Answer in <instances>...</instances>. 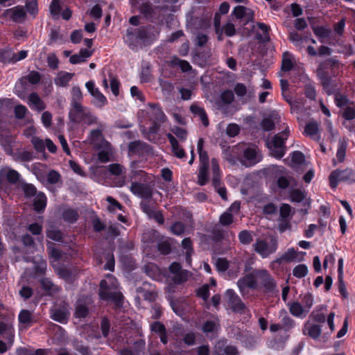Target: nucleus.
Here are the masks:
<instances>
[{"instance_id":"nucleus-23","label":"nucleus","mask_w":355,"mask_h":355,"mask_svg":"<svg viewBox=\"0 0 355 355\" xmlns=\"http://www.w3.org/2000/svg\"><path fill=\"white\" fill-rule=\"evenodd\" d=\"M27 103L34 110L40 112L45 109L46 106L43 101L36 93L33 92L28 95Z\"/></svg>"},{"instance_id":"nucleus-61","label":"nucleus","mask_w":355,"mask_h":355,"mask_svg":"<svg viewBox=\"0 0 355 355\" xmlns=\"http://www.w3.org/2000/svg\"><path fill=\"white\" fill-rule=\"evenodd\" d=\"M171 62L173 65L179 66L184 72L191 70V66L187 61L182 60L178 58H174Z\"/></svg>"},{"instance_id":"nucleus-54","label":"nucleus","mask_w":355,"mask_h":355,"mask_svg":"<svg viewBox=\"0 0 355 355\" xmlns=\"http://www.w3.org/2000/svg\"><path fill=\"white\" fill-rule=\"evenodd\" d=\"M347 145V142L345 139L339 141L338 148L336 153V158L339 162H342L345 159Z\"/></svg>"},{"instance_id":"nucleus-43","label":"nucleus","mask_w":355,"mask_h":355,"mask_svg":"<svg viewBox=\"0 0 355 355\" xmlns=\"http://www.w3.org/2000/svg\"><path fill=\"white\" fill-rule=\"evenodd\" d=\"M190 110L192 113H193L194 114H196L200 117V119L202 121V124L205 126H207L209 125V121L207 119V116L205 113V110L202 107H201L196 104H193L190 107Z\"/></svg>"},{"instance_id":"nucleus-30","label":"nucleus","mask_w":355,"mask_h":355,"mask_svg":"<svg viewBox=\"0 0 355 355\" xmlns=\"http://www.w3.org/2000/svg\"><path fill=\"white\" fill-rule=\"evenodd\" d=\"M89 300L88 298L79 299L76 303L75 317L78 318H83L88 313L87 303Z\"/></svg>"},{"instance_id":"nucleus-24","label":"nucleus","mask_w":355,"mask_h":355,"mask_svg":"<svg viewBox=\"0 0 355 355\" xmlns=\"http://www.w3.org/2000/svg\"><path fill=\"white\" fill-rule=\"evenodd\" d=\"M87 109L82 105L72 107L69 112V118L71 121L80 123L85 115Z\"/></svg>"},{"instance_id":"nucleus-37","label":"nucleus","mask_w":355,"mask_h":355,"mask_svg":"<svg viewBox=\"0 0 355 355\" xmlns=\"http://www.w3.org/2000/svg\"><path fill=\"white\" fill-rule=\"evenodd\" d=\"M239 147L236 146L224 149L223 155L225 159L230 163L234 164L239 157Z\"/></svg>"},{"instance_id":"nucleus-18","label":"nucleus","mask_w":355,"mask_h":355,"mask_svg":"<svg viewBox=\"0 0 355 355\" xmlns=\"http://www.w3.org/2000/svg\"><path fill=\"white\" fill-rule=\"evenodd\" d=\"M237 285L242 293H244V290L247 288H255L257 286L255 272L253 271L250 274L240 279L237 282Z\"/></svg>"},{"instance_id":"nucleus-63","label":"nucleus","mask_w":355,"mask_h":355,"mask_svg":"<svg viewBox=\"0 0 355 355\" xmlns=\"http://www.w3.org/2000/svg\"><path fill=\"white\" fill-rule=\"evenodd\" d=\"M31 143L34 146V148L40 153H42L45 150V140H42V139L33 137L31 139Z\"/></svg>"},{"instance_id":"nucleus-39","label":"nucleus","mask_w":355,"mask_h":355,"mask_svg":"<svg viewBox=\"0 0 355 355\" xmlns=\"http://www.w3.org/2000/svg\"><path fill=\"white\" fill-rule=\"evenodd\" d=\"M34 209L37 211H43L46 206V198L42 193L35 195L33 200Z\"/></svg>"},{"instance_id":"nucleus-10","label":"nucleus","mask_w":355,"mask_h":355,"mask_svg":"<svg viewBox=\"0 0 355 355\" xmlns=\"http://www.w3.org/2000/svg\"><path fill=\"white\" fill-rule=\"evenodd\" d=\"M85 87L89 93L94 98L93 104L98 107H102L107 103L106 97L96 87L94 81L90 80L85 83Z\"/></svg>"},{"instance_id":"nucleus-50","label":"nucleus","mask_w":355,"mask_h":355,"mask_svg":"<svg viewBox=\"0 0 355 355\" xmlns=\"http://www.w3.org/2000/svg\"><path fill=\"white\" fill-rule=\"evenodd\" d=\"M301 300V304L303 305L304 309L309 313L313 304V297L310 293H306L300 296Z\"/></svg>"},{"instance_id":"nucleus-22","label":"nucleus","mask_w":355,"mask_h":355,"mask_svg":"<svg viewBox=\"0 0 355 355\" xmlns=\"http://www.w3.org/2000/svg\"><path fill=\"white\" fill-rule=\"evenodd\" d=\"M290 313L296 318L303 319L308 312L299 302H292L287 304Z\"/></svg>"},{"instance_id":"nucleus-58","label":"nucleus","mask_w":355,"mask_h":355,"mask_svg":"<svg viewBox=\"0 0 355 355\" xmlns=\"http://www.w3.org/2000/svg\"><path fill=\"white\" fill-rule=\"evenodd\" d=\"M308 273V268L304 264H299L293 270V275L297 278H302Z\"/></svg>"},{"instance_id":"nucleus-25","label":"nucleus","mask_w":355,"mask_h":355,"mask_svg":"<svg viewBox=\"0 0 355 355\" xmlns=\"http://www.w3.org/2000/svg\"><path fill=\"white\" fill-rule=\"evenodd\" d=\"M141 207L144 213H146L150 218H154L159 224L164 223V217L162 214L155 209L144 201L141 202Z\"/></svg>"},{"instance_id":"nucleus-53","label":"nucleus","mask_w":355,"mask_h":355,"mask_svg":"<svg viewBox=\"0 0 355 355\" xmlns=\"http://www.w3.org/2000/svg\"><path fill=\"white\" fill-rule=\"evenodd\" d=\"M146 144L139 141L131 142L128 146L129 154H139L144 148Z\"/></svg>"},{"instance_id":"nucleus-60","label":"nucleus","mask_w":355,"mask_h":355,"mask_svg":"<svg viewBox=\"0 0 355 355\" xmlns=\"http://www.w3.org/2000/svg\"><path fill=\"white\" fill-rule=\"evenodd\" d=\"M107 202L109 203V205L107 206V209L110 212H114L117 210H121L122 209V205L116 201L114 198L111 196H108L106 198Z\"/></svg>"},{"instance_id":"nucleus-26","label":"nucleus","mask_w":355,"mask_h":355,"mask_svg":"<svg viewBox=\"0 0 355 355\" xmlns=\"http://www.w3.org/2000/svg\"><path fill=\"white\" fill-rule=\"evenodd\" d=\"M304 133L306 136L315 141H319L320 139L319 125L315 121H310L306 125Z\"/></svg>"},{"instance_id":"nucleus-2","label":"nucleus","mask_w":355,"mask_h":355,"mask_svg":"<svg viewBox=\"0 0 355 355\" xmlns=\"http://www.w3.org/2000/svg\"><path fill=\"white\" fill-rule=\"evenodd\" d=\"M99 295L103 300H112L119 305L123 295L118 288L116 279L112 275H107L100 284Z\"/></svg>"},{"instance_id":"nucleus-3","label":"nucleus","mask_w":355,"mask_h":355,"mask_svg":"<svg viewBox=\"0 0 355 355\" xmlns=\"http://www.w3.org/2000/svg\"><path fill=\"white\" fill-rule=\"evenodd\" d=\"M146 112L148 117L153 122V125L149 127L148 137L149 140H153L151 135L159 130V124L165 121L166 116L161 107L155 104H149Z\"/></svg>"},{"instance_id":"nucleus-19","label":"nucleus","mask_w":355,"mask_h":355,"mask_svg":"<svg viewBox=\"0 0 355 355\" xmlns=\"http://www.w3.org/2000/svg\"><path fill=\"white\" fill-rule=\"evenodd\" d=\"M4 15L10 17L13 21L21 22L26 17V11L22 6H15L14 8L7 9Z\"/></svg>"},{"instance_id":"nucleus-46","label":"nucleus","mask_w":355,"mask_h":355,"mask_svg":"<svg viewBox=\"0 0 355 355\" xmlns=\"http://www.w3.org/2000/svg\"><path fill=\"white\" fill-rule=\"evenodd\" d=\"M280 316H283L282 322V328L284 329L285 331H289L295 326V321L288 315L287 312L282 309L280 311Z\"/></svg>"},{"instance_id":"nucleus-27","label":"nucleus","mask_w":355,"mask_h":355,"mask_svg":"<svg viewBox=\"0 0 355 355\" xmlns=\"http://www.w3.org/2000/svg\"><path fill=\"white\" fill-rule=\"evenodd\" d=\"M303 334L308 335L314 340L318 339L321 334V327L319 324L307 322L304 324Z\"/></svg>"},{"instance_id":"nucleus-21","label":"nucleus","mask_w":355,"mask_h":355,"mask_svg":"<svg viewBox=\"0 0 355 355\" xmlns=\"http://www.w3.org/2000/svg\"><path fill=\"white\" fill-rule=\"evenodd\" d=\"M216 355H238L239 352L234 346L227 345L226 342L220 341L216 345Z\"/></svg>"},{"instance_id":"nucleus-35","label":"nucleus","mask_w":355,"mask_h":355,"mask_svg":"<svg viewBox=\"0 0 355 355\" xmlns=\"http://www.w3.org/2000/svg\"><path fill=\"white\" fill-rule=\"evenodd\" d=\"M19 173L13 169L4 168L0 171V178H6L8 182L12 183L17 182L19 179Z\"/></svg>"},{"instance_id":"nucleus-4","label":"nucleus","mask_w":355,"mask_h":355,"mask_svg":"<svg viewBox=\"0 0 355 355\" xmlns=\"http://www.w3.org/2000/svg\"><path fill=\"white\" fill-rule=\"evenodd\" d=\"M289 130L286 128L281 133L276 135L270 141H267V146L272 157L280 159L286 153L285 141L288 136Z\"/></svg>"},{"instance_id":"nucleus-59","label":"nucleus","mask_w":355,"mask_h":355,"mask_svg":"<svg viewBox=\"0 0 355 355\" xmlns=\"http://www.w3.org/2000/svg\"><path fill=\"white\" fill-rule=\"evenodd\" d=\"M291 105V111L293 114H296V117L299 120V114L303 111L304 104L301 101H294L293 102H290Z\"/></svg>"},{"instance_id":"nucleus-56","label":"nucleus","mask_w":355,"mask_h":355,"mask_svg":"<svg viewBox=\"0 0 355 355\" xmlns=\"http://www.w3.org/2000/svg\"><path fill=\"white\" fill-rule=\"evenodd\" d=\"M208 181V166H200L199 173L198 175V183L202 186L206 184Z\"/></svg>"},{"instance_id":"nucleus-15","label":"nucleus","mask_w":355,"mask_h":355,"mask_svg":"<svg viewBox=\"0 0 355 355\" xmlns=\"http://www.w3.org/2000/svg\"><path fill=\"white\" fill-rule=\"evenodd\" d=\"M241 202L239 201L234 202L229 209L220 216V223L224 226L230 225L233 222L234 214L239 212Z\"/></svg>"},{"instance_id":"nucleus-1","label":"nucleus","mask_w":355,"mask_h":355,"mask_svg":"<svg viewBox=\"0 0 355 355\" xmlns=\"http://www.w3.org/2000/svg\"><path fill=\"white\" fill-rule=\"evenodd\" d=\"M159 31L153 27H142L138 29L129 28L123 36L124 42L132 50H137L143 45H146L157 39Z\"/></svg>"},{"instance_id":"nucleus-52","label":"nucleus","mask_w":355,"mask_h":355,"mask_svg":"<svg viewBox=\"0 0 355 355\" xmlns=\"http://www.w3.org/2000/svg\"><path fill=\"white\" fill-rule=\"evenodd\" d=\"M43 226V217L40 216L38 221L31 223L28 227V230L34 235H39L41 234Z\"/></svg>"},{"instance_id":"nucleus-34","label":"nucleus","mask_w":355,"mask_h":355,"mask_svg":"<svg viewBox=\"0 0 355 355\" xmlns=\"http://www.w3.org/2000/svg\"><path fill=\"white\" fill-rule=\"evenodd\" d=\"M92 55V51L86 49H82L78 54L73 55L69 58V62L73 64H78L85 62Z\"/></svg>"},{"instance_id":"nucleus-45","label":"nucleus","mask_w":355,"mask_h":355,"mask_svg":"<svg viewBox=\"0 0 355 355\" xmlns=\"http://www.w3.org/2000/svg\"><path fill=\"white\" fill-rule=\"evenodd\" d=\"M83 98V96L80 88L78 86H73L71 89V106L82 105L80 102Z\"/></svg>"},{"instance_id":"nucleus-36","label":"nucleus","mask_w":355,"mask_h":355,"mask_svg":"<svg viewBox=\"0 0 355 355\" xmlns=\"http://www.w3.org/2000/svg\"><path fill=\"white\" fill-rule=\"evenodd\" d=\"M167 137L170 141L173 154L178 158L184 157L185 153L184 149L178 144L176 139L171 134H167Z\"/></svg>"},{"instance_id":"nucleus-38","label":"nucleus","mask_w":355,"mask_h":355,"mask_svg":"<svg viewBox=\"0 0 355 355\" xmlns=\"http://www.w3.org/2000/svg\"><path fill=\"white\" fill-rule=\"evenodd\" d=\"M279 119L277 113H272L268 117L264 118L261 123V127L266 131H270L273 129L275 123L277 122Z\"/></svg>"},{"instance_id":"nucleus-40","label":"nucleus","mask_w":355,"mask_h":355,"mask_svg":"<svg viewBox=\"0 0 355 355\" xmlns=\"http://www.w3.org/2000/svg\"><path fill=\"white\" fill-rule=\"evenodd\" d=\"M88 140L89 143H91L94 148L97 147L98 146H100L103 141H107L104 139L101 130H92L89 137Z\"/></svg>"},{"instance_id":"nucleus-29","label":"nucleus","mask_w":355,"mask_h":355,"mask_svg":"<svg viewBox=\"0 0 355 355\" xmlns=\"http://www.w3.org/2000/svg\"><path fill=\"white\" fill-rule=\"evenodd\" d=\"M313 31L321 42H327L330 39L331 29L324 26H313Z\"/></svg>"},{"instance_id":"nucleus-5","label":"nucleus","mask_w":355,"mask_h":355,"mask_svg":"<svg viewBox=\"0 0 355 355\" xmlns=\"http://www.w3.org/2000/svg\"><path fill=\"white\" fill-rule=\"evenodd\" d=\"M277 241L275 237L268 240L259 239L253 244L254 249L262 258H266L277 249Z\"/></svg>"},{"instance_id":"nucleus-55","label":"nucleus","mask_w":355,"mask_h":355,"mask_svg":"<svg viewBox=\"0 0 355 355\" xmlns=\"http://www.w3.org/2000/svg\"><path fill=\"white\" fill-rule=\"evenodd\" d=\"M6 53L8 56H9V62H17L18 61L22 60L25 59L28 55V51L25 50H21L19 51L17 53H11L7 51Z\"/></svg>"},{"instance_id":"nucleus-14","label":"nucleus","mask_w":355,"mask_h":355,"mask_svg":"<svg viewBox=\"0 0 355 355\" xmlns=\"http://www.w3.org/2000/svg\"><path fill=\"white\" fill-rule=\"evenodd\" d=\"M98 151V159L101 163H106L111 160L114 155V150L108 141H103V143L95 148Z\"/></svg>"},{"instance_id":"nucleus-44","label":"nucleus","mask_w":355,"mask_h":355,"mask_svg":"<svg viewBox=\"0 0 355 355\" xmlns=\"http://www.w3.org/2000/svg\"><path fill=\"white\" fill-rule=\"evenodd\" d=\"M211 171L213 173V184L215 187L220 184V171L219 168L218 162L216 159H211Z\"/></svg>"},{"instance_id":"nucleus-33","label":"nucleus","mask_w":355,"mask_h":355,"mask_svg":"<svg viewBox=\"0 0 355 355\" xmlns=\"http://www.w3.org/2000/svg\"><path fill=\"white\" fill-rule=\"evenodd\" d=\"M182 253L185 255V260L188 266L191 263V255L193 252L191 241L189 238H185L182 241Z\"/></svg>"},{"instance_id":"nucleus-9","label":"nucleus","mask_w":355,"mask_h":355,"mask_svg":"<svg viewBox=\"0 0 355 355\" xmlns=\"http://www.w3.org/2000/svg\"><path fill=\"white\" fill-rule=\"evenodd\" d=\"M262 159L259 148L256 146H250L243 150V163L246 166H251L259 162Z\"/></svg>"},{"instance_id":"nucleus-13","label":"nucleus","mask_w":355,"mask_h":355,"mask_svg":"<svg viewBox=\"0 0 355 355\" xmlns=\"http://www.w3.org/2000/svg\"><path fill=\"white\" fill-rule=\"evenodd\" d=\"M51 318L57 322L66 323L69 317V305L64 303L62 307L54 306L50 311Z\"/></svg>"},{"instance_id":"nucleus-41","label":"nucleus","mask_w":355,"mask_h":355,"mask_svg":"<svg viewBox=\"0 0 355 355\" xmlns=\"http://www.w3.org/2000/svg\"><path fill=\"white\" fill-rule=\"evenodd\" d=\"M300 252H297L293 248L288 249V250L277 260L276 262L281 263L282 261H294L298 259Z\"/></svg>"},{"instance_id":"nucleus-62","label":"nucleus","mask_w":355,"mask_h":355,"mask_svg":"<svg viewBox=\"0 0 355 355\" xmlns=\"http://www.w3.org/2000/svg\"><path fill=\"white\" fill-rule=\"evenodd\" d=\"M304 161V156L302 153L300 151H295L291 155V165L295 167Z\"/></svg>"},{"instance_id":"nucleus-11","label":"nucleus","mask_w":355,"mask_h":355,"mask_svg":"<svg viewBox=\"0 0 355 355\" xmlns=\"http://www.w3.org/2000/svg\"><path fill=\"white\" fill-rule=\"evenodd\" d=\"M130 189L135 196L141 198L143 200H150L153 195L151 187L147 184L132 182Z\"/></svg>"},{"instance_id":"nucleus-7","label":"nucleus","mask_w":355,"mask_h":355,"mask_svg":"<svg viewBox=\"0 0 355 355\" xmlns=\"http://www.w3.org/2000/svg\"><path fill=\"white\" fill-rule=\"evenodd\" d=\"M142 0H130L132 5L137 8L147 19H153L157 18L159 19L160 14L163 9L159 7L153 8L150 4L141 3Z\"/></svg>"},{"instance_id":"nucleus-8","label":"nucleus","mask_w":355,"mask_h":355,"mask_svg":"<svg viewBox=\"0 0 355 355\" xmlns=\"http://www.w3.org/2000/svg\"><path fill=\"white\" fill-rule=\"evenodd\" d=\"M353 180L354 172L349 168L342 171L335 170L329 175V183L332 188H336L340 182L351 181Z\"/></svg>"},{"instance_id":"nucleus-48","label":"nucleus","mask_w":355,"mask_h":355,"mask_svg":"<svg viewBox=\"0 0 355 355\" xmlns=\"http://www.w3.org/2000/svg\"><path fill=\"white\" fill-rule=\"evenodd\" d=\"M41 285L42 288L50 295L56 293L59 290L58 287L49 278L42 279Z\"/></svg>"},{"instance_id":"nucleus-47","label":"nucleus","mask_w":355,"mask_h":355,"mask_svg":"<svg viewBox=\"0 0 355 355\" xmlns=\"http://www.w3.org/2000/svg\"><path fill=\"white\" fill-rule=\"evenodd\" d=\"M318 73L325 92L328 94H332L334 91V87L331 83V79L324 75L321 71H318Z\"/></svg>"},{"instance_id":"nucleus-51","label":"nucleus","mask_w":355,"mask_h":355,"mask_svg":"<svg viewBox=\"0 0 355 355\" xmlns=\"http://www.w3.org/2000/svg\"><path fill=\"white\" fill-rule=\"evenodd\" d=\"M46 236L55 241H60L62 233L52 225H49L46 230Z\"/></svg>"},{"instance_id":"nucleus-49","label":"nucleus","mask_w":355,"mask_h":355,"mask_svg":"<svg viewBox=\"0 0 355 355\" xmlns=\"http://www.w3.org/2000/svg\"><path fill=\"white\" fill-rule=\"evenodd\" d=\"M62 218L64 221L73 223L78 218V214L76 210L72 209H67L62 213Z\"/></svg>"},{"instance_id":"nucleus-16","label":"nucleus","mask_w":355,"mask_h":355,"mask_svg":"<svg viewBox=\"0 0 355 355\" xmlns=\"http://www.w3.org/2000/svg\"><path fill=\"white\" fill-rule=\"evenodd\" d=\"M169 270L173 275L172 278L176 284H181L187 281L189 277L188 271L182 270L178 263H172L169 267Z\"/></svg>"},{"instance_id":"nucleus-6","label":"nucleus","mask_w":355,"mask_h":355,"mask_svg":"<svg viewBox=\"0 0 355 355\" xmlns=\"http://www.w3.org/2000/svg\"><path fill=\"white\" fill-rule=\"evenodd\" d=\"M53 244L51 243H48V248L49 251V254L51 258L52 259V265L57 273L62 278L66 280H70L71 279L72 273L71 272L66 268H56L57 267V261L61 258L62 254L59 250L54 248Z\"/></svg>"},{"instance_id":"nucleus-32","label":"nucleus","mask_w":355,"mask_h":355,"mask_svg":"<svg viewBox=\"0 0 355 355\" xmlns=\"http://www.w3.org/2000/svg\"><path fill=\"white\" fill-rule=\"evenodd\" d=\"M73 73L67 71H60L54 80L55 84L58 87H67L73 77Z\"/></svg>"},{"instance_id":"nucleus-28","label":"nucleus","mask_w":355,"mask_h":355,"mask_svg":"<svg viewBox=\"0 0 355 355\" xmlns=\"http://www.w3.org/2000/svg\"><path fill=\"white\" fill-rule=\"evenodd\" d=\"M145 342L143 340L135 343L134 349H123L120 355H144Z\"/></svg>"},{"instance_id":"nucleus-12","label":"nucleus","mask_w":355,"mask_h":355,"mask_svg":"<svg viewBox=\"0 0 355 355\" xmlns=\"http://www.w3.org/2000/svg\"><path fill=\"white\" fill-rule=\"evenodd\" d=\"M225 297L228 306L236 312H242L245 309L244 304L232 289L227 290Z\"/></svg>"},{"instance_id":"nucleus-31","label":"nucleus","mask_w":355,"mask_h":355,"mask_svg":"<svg viewBox=\"0 0 355 355\" xmlns=\"http://www.w3.org/2000/svg\"><path fill=\"white\" fill-rule=\"evenodd\" d=\"M19 321L24 328H28L34 322L33 313L28 310H21L19 314Z\"/></svg>"},{"instance_id":"nucleus-64","label":"nucleus","mask_w":355,"mask_h":355,"mask_svg":"<svg viewBox=\"0 0 355 355\" xmlns=\"http://www.w3.org/2000/svg\"><path fill=\"white\" fill-rule=\"evenodd\" d=\"M280 217L284 220H287L291 214V207L288 204H284L281 206L279 210Z\"/></svg>"},{"instance_id":"nucleus-57","label":"nucleus","mask_w":355,"mask_h":355,"mask_svg":"<svg viewBox=\"0 0 355 355\" xmlns=\"http://www.w3.org/2000/svg\"><path fill=\"white\" fill-rule=\"evenodd\" d=\"M12 329L10 326L4 323L0 322V334H7L8 336L9 347L12 345L14 340V335Z\"/></svg>"},{"instance_id":"nucleus-20","label":"nucleus","mask_w":355,"mask_h":355,"mask_svg":"<svg viewBox=\"0 0 355 355\" xmlns=\"http://www.w3.org/2000/svg\"><path fill=\"white\" fill-rule=\"evenodd\" d=\"M232 15H234L236 19H243L245 21H249L252 20L254 12L248 8L238 6L234 8Z\"/></svg>"},{"instance_id":"nucleus-42","label":"nucleus","mask_w":355,"mask_h":355,"mask_svg":"<svg viewBox=\"0 0 355 355\" xmlns=\"http://www.w3.org/2000/svg\"><path fill=\"white\" fill-rule=\"evenodd\" d=\"M294 64V56L289 52H284L283 54L282 69L284 71H288L293 68Z\"/></svg>"},{"instance_id":"nucleus-17","label":"nucleus","mask_w":355,"mask_h":355,"mask_svg":"<svg viewBox=\"0 0 355 355\" xmlns=\"http://www.w3.org/2000/svg\"><path fill=\"white\" fill-rule=\"evenodd\" d=\"M275 168L278 187L283 189L288 188L291 181L288 172L282 166H275Z\"/></svg>"}]
</instances>
